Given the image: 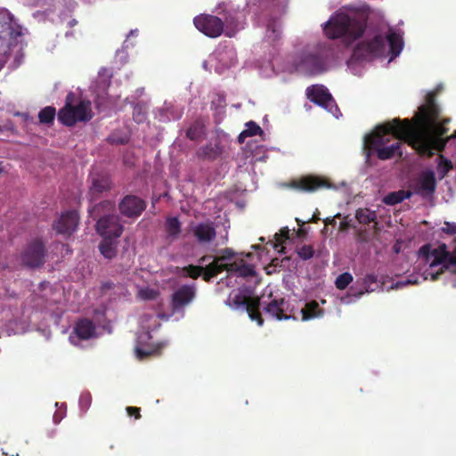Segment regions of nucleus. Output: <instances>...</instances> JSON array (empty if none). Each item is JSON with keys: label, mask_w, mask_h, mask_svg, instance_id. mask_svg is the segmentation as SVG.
Segmentation results:
<instances>
[{"label": "nucleus", "mask_w": 456, "mask_h": 456, "mask_svg": "<svg viewBox=\"0 0 456 456\" xmlns=\"http://www.w3.org/2000/svg\"><path fill=\"white\" fill-rule=\"evenodd\" d=\"M3 171L2 167H1V164H0V173Z\"/></svg>", "instance_id": "obj_62"}, {"label": "nucleus", "mask_w": 456, "mask_h": 456, "mask_svg": "<svg viewBox=\"0 0 456 456\" xmlns=\"http://www.w3.org/2000/svg\"><path fill=\"white\" fill-rule=\"evenodd\" d=\"M297 223L299 224V225L304 224V222L301 224L300 220H297Z\"/></svg>", "instance_id": "obj_60"}, {"label": "nucleus", "mask_w": 456, "mask_h": 456, "mask_svg": "<svg viewBox=\"0 0 456 456\" xmlns=\"http://www.w3.org/2000/svg\"><path fill=\"white\" fill-rule=\"evenodd\" d=\"M46 248L42 239H34L28 242L20 253L21 265L29 269H37L45 263Z\"/></svg>", "instance_id": "obj_8"}, {"label": "nucleus", "mask_w": 456, "mask_h": 456, "mask_svg": "<svg viewBox=\"0 0 456 456\" xmlns=\"http://www.w3.org/2000/svg\"><path fill=\"white\" fill-rule=\"evenodd\" d=\"M362 284L365 291H374L377 288V276L373 273H370L364 276Z\"/></svg>", "instance_id": "obj_43"}, {"label": "nucleus", "mask_w": 456, "mask_h": 456, "mask_svg": "<svg viewBox=\"0 0 456 456\" xmlns=\"http://www.w3.org/2000/svg\"><path fill=\"white\" fill-rule=\"evenodd\" d=\"M303 321H308L316 317H321L323 314V310L319 307L315 301H310L305 304V307L301 310Z\"/></svg>", "instance_id": "obj_28"}, {"label": "nucleus", "mask_w": 456, "mask_h": 456, "mask_svg": "<svg viewBox=\"0 0 456 456\" xmlns=\"http://www.w3.org/2000/svg\"><path fill=\"white\" fill-rule=\"evenodd\" d=\"M297 237H303L305 235V231L303 228H299V230L297 231Z\"/></svg>", "instance_id": "obj_52"}, {"label": "nucleus", "mask_w": 456, "mask_h": 456, "mask_svg": "<svg viewBox=\"0 0 456 456\" xmlns=\"http://www.w3.org/2000/svg\"><path fill=\"white\" fill-rule=\"evenodd\" d=\"M340 215L338 214L337 216H333V217H326L323 222L325 224V226H328V225H333L335 226L337 224V222H336V218L339 217Z\"/></svg>", "instance_id": "obj_49"}, {"label": "nucleus", "mask_w": 456, "mask_h": 456, "mask_svg": "<svg viewBox=\"0 0 456 456\" xmlns=\"http://www.w3.org/2000/svg\"><path fill=\"white\" fill-rule=\"evenodd\" d=\"M235 255H236V253L234 250L226 248L221 250V256L216 257L215 259L219 262H223L224 260H228V259L234 257Z\"/></svg>", "instance_id": "obj_47"}, {"label": "nucleus", "mask_w": 456, "mask_h": 456, "mask_svg": "<svg viewBox=\"0 0 456 456\" xmlns=\"http://www.w3.org/2000/svg\"><path fill=\"white\" fill-rule=\"evenodd\" d=\"M289 234L290 231L289 228L285 227L280 230V232L276 233L274 235V240L277 241V245H274V248H278L279 246L281 247V249L280 251L283 250L282 243L285 242L287 240H289Z\"/></svg>", "instance_id": "obj_42"}, {"label": "nucleus", "mask_w": 456, "mask_h": 456, "mask_svg": "<svg viewBox=\"0 0 456 456\" xmlns=\"http://www.w3.org/2000/svg\"><path fill=\"white\" fill-rule=\"evenodd\" d=\"M412 196V192L405 190H399L393 191L383 198V202L388 206H395L398 203L403 202L405 199H409Z\"/></svg>", "instance_id": "obj_29"}, {"label": "nucleus", "mask_w": 456, "mask_h": 456, "mask_svg": "<svg viewBox=\"0 0 456 456\" xmlns=\"http://www.w3.org/2000/svg\"><path fill=\"white\" fill-rule=\"evenodd\" d=\"M21 34L20 26L13 21L10 13L0 12V71L8 62L11 49L17 45Z\"/></svg>", "instance_id": "obj_7"}, {"label": "nucleus", "mask_w": 456, "mask_h": 456, "mask_svg": "<svg viewBox=\"0 0 456 456\" xmlns=\"http://www.w3.org/2000/svg\"><path fill=\"white\" fill-rule=\"evenodd\" d=\"M99 250L105 259H112L117 256V241L115 239H102Z\"/></svg>", "instance_id": "obj_26"}, {"label": "nucleus", "mask_w": 456, "mask_h": 456, "mask_svg": "<svg viewBox=\"0 0 456 456\" xmlns=\"http://www.w3.org/2000/svg\"><path fill=\"white\" fill-rule=\"evenodd\" d=\"M56 110L53 106L45 107L39 113V120L41 124L52 125L54 121Z\"/></svg>", "instance_id": "obj_34"}, {"label": "nucleus", "mask_w": 456, "mask_h": 456, "mask_svg": "<svg viewBox=\"0 0 456 456\" xmlns=\"http://www.w3.org/2000/svg\"><path fill=\"white\" fill-rule=\"evenodd\" d=\"M203 134V128L202 126L199 123H194L192 126H191L186 133L187 137L191 140L195 141L198 138H200Z\"/></svg>", "instance_id": "obj_41"}, {"label": "nucleus", "mask_w": 456, "mask_h": 456, "mask_svg": "<svg viewBox=\"0 0 456 456\" xmlns=\"http://www.w3.org/2000/svg\"><path fill=\"white\" fill-rule=\"evenodd\" d=\"M437 173L440 178H443L448 175L452 169V163L450 159H446L443 155L437 157Z\"/></svg>", "instance_id": "obj_31"}, {"label": "nucleus", "mask_w": 456, "mask_h": 456, "mask_svg": "<svg viewBox=\"0 0 456 456\" xmlns=\"http://www.w3.org/2000/svg\"><path fill=\"white\" fill-rule=\"evenodd\" d=\"M438 91H432L427 94L425 104L420 105L419 111L416 114L412 124L416 125L417 128L423 131L428 136V143L431 147V135L442 137L448 133L449 128L447 125L451 122L450 118H444L441 123H438L440 115V107L436 102V95ZM431 156L433 152L431 151Z\"/></svg>", "instance_id": "obj_3"}, {"label": "nucleus", "mask_w": 456, "mask_h": 456, "mask_svg": "<svg viewBox=\"0 0 456 456\" xmlns=\"http://www.w3.org/2000/svg\"><path fill=\"white\" fill-rule=\"evenodd\" d=\"M393 139L409 144L420 156L431 157L428 136L407 118L403 120L394 118L390 123L379 126L372 134L365 137L364 144L367 147L372 146L374 140H379L383 146L389 145Z\"/></svg>", "instance_id": "obj_1"}, {"label": "nucleus", "mask_w": 456, "mask_h": 456, "mask_svg": "<svg viewBox=\"0 0 456 456\" xmlns=\"http://www.w3.org/2000/svg\"><path fill=\"white\" fill-rule=\"evenodd\" d=\"M386 41L382 35H375L371 39H365L359 43L353 52L359 61H370L383 55Z\"/></svg>", "instance_id": "obj_9"}, {"label": "nucleus", "mask_w": 456, "mask_h": 456, "mask_svg": "<svg viewBox=\"0 0 456 456\" xmlns=\"http://www.w3.org/2000/svg\"><path fill=\"white\" fill-rule=\"evenodd\" d=\"M270 30H271V27H268V29H267V31L269 32Z\"/></svg>", "instance_id": "obj_61"}, {"label": "nucleus", "mask_w": 456, "mask_h": 456, "mask_svg": "<svg viewBox=\"0 0 456 456\" xmlns=\"http://www.w3.org/2000/svg\"><path fill=\"white\" fill-rule=\"evenodd\" d=\"M296 253L303 260L312 259L314 256V249L312 245H303L297 248Z\"/></svg>", "instance_id": "obj_37"}, {"label": "nucleus", "mask_w": 456, "mask_h": 456, "mask_svg": "<svg viewBox=\"0 0 456 456\" xmlns=\"http://www.w3.org/2000/svg\"><path fill=\"white\" fill-rule=\"evenodd\" d=\"M451 139H453L451 137V135L447 136L446 138L437 137V136H431V147L433 150H437L439 151H442L449 142Z\"/></svg>", "instance_id": "obj_38"}, {"label": "nucleus", "mask_w": 456, "mask_h": 456, "mask_svg": "<svg viewBox=\"0 0 456 456\" xmlns=\"http://www.w3.org/2000/svg\"><path fill=\"white\" fill-rule=\"evenodd\" d=\"M223 271V263L214 258L209 265H207L205 267H203L202 279L203 281H209L217 274H220Z\"/></svg>", "instance_id": "obj_27"}, {"label": "nucleus", "mask_w": 456, "mask_h": 456, "mask_svg": "<svg viewBox=\"0 0 456 456\" xmlns=\"http://www.w3.org/2000/svg\"><path fill=\"white\" fill-rule=\"evenodd\" d=\"M228 305L236 309L245 308L248 317L251 321L257 322L261 326L264 322L260 308V298L257 297H247L241 293H236L233 296L230 295L228 297Z\"/></svg>", "instance_id": "obj_10"}, {"label": "nucleus", "mask_w": 456, "mask_h": 456, "mask_svg": "<svg viewBox=\"0 0 456 456\" xmlns=\"http://www.w3.org/2000/svg\"><path fill=\"white\" fill-rule=\"evenodd\" d=\"M272 32H273V34H276V33H277V34L279 35V31H278V30H276V29H275V28H272Z\"/></svg>", "instance_id": "obj_57"}, {"label": "nucleus", "mask_w": 456, "mask_h": 456, "mask_svg": "<svg viewBox=\"0 0 456 456\" xmlns=\"http://www.w3.org/2000/svg\"><path fill=\"white\" fill-rule=\"evenodd\" d=\"M358 222L362 224H369L376 220V213L369 208H359L356 211Z\"/></svg>", "instance_id": "obj_33"}, {"label": "nucleus", "mask_w": 456, "mask_h": 456, "mask_svg": "<svg viewBox=\"0 0 456 456\" xmlns=\"http://www.w3.org/2000/svg\"><path fill=\"white\" fill-rule=\"evenodd\" d=\"M306 98L313 103L317 104L331 112L333 108L337 109L334 98L323 85H313L305 90Z\"/></svg>", "instance_id": "obj_13"}, {"label": "nucleus", "mask_w": 456, "mask_h": 456, "mask_svg": "<svg viewBox=\"0 0 456 456\" xmlns=\"http://www.w3.org/2000/svg\"><path fill=\"white\" fill-rule=\"evenodd\" d=\"M224 20V35L228 37H233L240 29V18L241 13L237 9H224L219 12Z\"/></svg>", "instance_id": "obj_18"}, {"label": "nucleus", "mask_w": 456, "mask_h": 456, "mask_svg": "<svg viewBox=\"0 0 456 456\" xmlns=\"http://www.w3.org/2000/svg\"><path fill=\"white\" fill-rule=\"evenodd\" d=\"M211 257H212L211 256H202V257L200 259V262L201 264H203V263L207 262L208 260L211 259Z\"/></svg>", "instance_id": "obj_54"}, {"label": "nucleus", "mask_w": 456, "mask_h": 456, "mask_svg": "<svg viewBox=\"0 0 456 456\" xmlns=\"http://www.w3.org/2000/svg\"><path fill=\"white\" fill-rule=\"evenodd\" d=\"M369 17L368 5H346L327 20L324 26L325 34L330 39L345 37L355 41L362 37Z\"/></svg>", "instance_id": "obj_2"}, {"label": "nucleus", "mask_w": 456, "mask_h": 456, "mask_svg": "<svg viewBox=\"0 0 456 456\" xmlns=\"http://www.w3.org/2000/svg\"><path fill=\"white\" fill-rule=\"evenodd\" d=\"M386 40L388 42L391 53V60H393L403 51V41L402 36L395 31H391L387 35Z\"/></svg>", "instance_id": "obj_25"}, {"label": "nucleus", "mask_w": 456, "mask_h": 456, "mask_svg": "<svg viewBox=\"0 0 456 456\" xmlns=\"http://www.w3.org/2000/svg\"><path fill=\"white\" fill-rule=\"evenodd\" d=\"M112 287V283L111 282H107V283H104L102 288L103 289H111Z\"/></svg>", "instance_id": "obj_55"}, {"label": "nucleus", "mask_w": 456, "mask_h": 456, "mask_svg": "<svg viewBox=\"0 0 456 456\" xmlns=\"http://www.w3.org/2000/svg\"><path fill=\"white\" fill-rule=\"evenodd\" d=\"M353 281L351 273L348 272L342 273L339 274L335 281L336 287L339 290H344L347 288L350 282Z\"/></svg>", "instance_id": "obj_36"}, {"label": "nucleus", "mask_w": 456, "mask_h": 456, "mask_svg": "<svg viewBox=\"0 0 456 456\" xmlns=\"http://www.w3.org/2000/svg\"><path fill=\"white\" fill-rule=\"evenodd\" d=\"M196 28L207 37L216 38L224 33V20L220 17L201 14L193 19Z\"/></svg>", "instance_id": "obj_12"}, {"label": "nucleus", "mask_w": 456, "mask_h": 456, "mask_svg": "<svg viewBox=\"0 0 456 456\" xmlns=\"http://www.w3.org/2000/svg\"><path fill=\"white\" fill-rule=\"evenodd\" d=\"M137 354H138L139 357L142 358L144 356L149 355L150 353L149 352H145V351L141 350V349H137Z\"/></svg>", "instance_id": "obj_51"}, {"label": "nucleus", "mask_w": 456, "mask_h": 456, "mask_svg": "<svg viewBox=\"0 0 456 456\" xmlns=\"http://www.w3.org/2000/svg\"><path fill=\"white\" fill-rule=\"evenodd\" d=\"M244 260L240 259V261H234L232 263L223 264L224 271L225 270L227 273L232 274H236L240 265L244 264Z\"/></svg>", "instance_id": "obj_45"}, {"label": "nucleus", "mask_w": 456, "mask_h": 456, "mask_svg": "<svg viewBox=\"0 0 456 456\" xmlns=\"http://www.w3.org/2000/svg\"><path fill=\"white\" fill-rule=\"evenodd\" d=\"M146 208V202L142 198L127 195L119 203V210L122 216L127 218H137Z\"/></svg>", "instance_id": "obj_15"}, {"label": "nucleus", "mask_w": 456, "mask_h": 456, "mask_svg": "<svg viewBox=\"0 0 456 456\" xmlns=\"http://www.w3.org/2000/svg\"><path fill=\"white\" fill-rule=\"evenodd\" d=\"M203 267L199 265H189L183 268V275L196 280L202 275Z\"/></svg>", "instance_id": "obj_35"}, {"label": "nucleus", "mask_w": 456, "mask_h": 456, "mask_svg": "<svg viewBox=\"0 0 456 456\" xmlns=\"http://www.w3.org/2000/svg\"><path fill=\"white\" fill-rule=\"evenodd\" d=\"M287 304L288 302L283 298L273 299L264 306V311L279 321L289 320V315L285 313V305Z\"/></svg>", "instance_id": "obj_21"}, {"label": "nucleus", "mask_w": 456, "mask_h": 456, "mask_svg": "<svg viewBox=\"0 0 456 456\" xmlns=\"http://www.w3.org/2000/svg\"><path fill=\"white\" fill-rule=\"evenodd\" d=\"M322 233H326V232H327V226H325V227L322 229Z\"/></svg>", "instance_id": "obj_59"}, {"label": "nucleus", "mask_w": 456, "mask_h": 456, "mask_svg": "<svg viewBox=\"0 0 456 456\" xmlns=\"http://www.w3.org/2000/svg\"><path fill=\"white\" fill-rule=\"evenodd\" d=\"M419 189L433 193L436 188V174L432 170H426L420 173L419 176Z\"/></svg>", "instance_id": "obj_24"}, {"label": "nucleus", "mask_w": 456, "mask_h": 456, "mask_svg": "<svg viewBox=\"0 0 456 456\" xmlns=\"http://www.w3.org/2000/svg\"><path fill=\"white\" fill-rule=\"evenodd\" d=\"M402 145V142L395 141L390 145H382L379 140H374L372 146H369V150L376 153V156L381 160H387L394 158L397 151Z\"/></svg>", "instance_id": "obj_20"}, {"label": "nucleus", "mask_w": 456, "mask_h": 456, "mask_svg": "<svg viewBox=\"0 0 456 456\" xmlns=\"http://www.w3.org/2000/svg\"><path fill=\"white\" fill-rule=\"evenodd\" d=\"M236 275L242 278L254 277L256 275V272L253 265L244 262V264L240 265Z\"/></svg>", "instance_id": "obj_39"}, {"label": "nucleus", "mask_w": 456, "mask_h": 456, "mask_svg": "<svg viewBox=\"0 0 456 456\" xmlns=\"http://www.w3.org/2000/svg\"><path fill=\"white\" fill-rule=\"evenodd\" d=\"M246 137H248V135H241V133L239 134V135H238V142L240 143H243Z\"/></svg>", "instance_id": "obj_53"}, {"label": "nucleus", "mask_w": 456, "mask_h": 456, "mask_svg": "<svg viewBox=\"0 0 456 456\" xmlns=\"http://www.w3.org/2000/svg\"><path fill=\"white\" fill-rule=\"evenodd\" d=\"M167 232L168 237L175 239L181 232V223L178 217H169L167 220Z\"/></svg>", "instance_id": "obj_32"}, {"label": "nucleus", "mask_w": 456, "mask_h": 456, "mask_svg": "<svg viewBox=\"0 0 456 456\" xmlns=\"http://www.w3.org/2000/svg\"><path fill=\"white\" fill-rule=\"evenodd\" d=\"M419 257L422 258L427 266L424 270L426 280L437 281L446 270L456 273V246L450 251L444 243H441L436 248L426 244L419 249Z\"/></svg>", "instance_id": "obj_4"}, {"label": "nucleus", "mask_w": 456, "mask_h": 456, "mask_svg": "<svg viewBox=\"0 0 456 456\" xmlns=\"http://www.w3.org/2000/svg\"><path fill=\"white\" fill-rule=\"evenodd\" d=\"M320 218L314 216L313 218L309 219L308 222H312V223H317V221L319 220Z\"/></svg>", "instance_id": "obj_56"}, {"label": "nucleus", "mask_w": 456, "mask_h": 456, "mask_svg": "<svg viewBox=\"0 0 456 456\" xmlns=\"http://www.w3.org/2000/svg\"><path fill=\"white\" fill-rule=\"evenodd\" d=\"M133 118L137 124L144 122V120L146 119V113L142 105L136 104L134 107Z\"/></svg>", "instance_id": "obj_44"}, {"label": "nucleus", "mask_w": 456, "mask_h": 456, "mask_svg": "<svg viewBox=\"0 0 456 456\" xmlns=\"http://www.w3.org/2000/svg\"><path fill=\"white\" fill-rule=\"evenodd\" d=\"M349 228V224L346 221H342L339 224V230L340 231H346Z\"/></svg>", "instance_id": "obj_50"}, {"label": "nucleus", "mask_w": 456, "mask_h": 456, "mask_svg": "<svg viewBox=\"0 0 456 456\" xmlns=\"http://www.w3.org/2000/svg\"><path fill=\"white\" fill-rule=\"evenodd\" d=\"M74 333L80 340H88L95 333V326L92 320L87 318L80 319L76 322Z\"/></svg>", "instance_id": "obj_23"}, {"label": "nucleus", "mask_w": 456, "mask_h": 456, "mask_svg": "<svg viewBox=\"0 0 456 456\" xmlns=\"http://www.w3.org/2000/svg\"><path fill=\"white\" fill-rule=\"evenodd\" d=\"M197 288L194 283L183 284L172 292L170 296V307L174 314L183 313L196 297Z\"/></svg>", "instance_id": "obj_11"}, {"label": "nucleus", "mask_w": 456, "mask_h": 456, "mask_svg": "<svg viewBox=\"0 0 456 456\" xmlns=\"http://www.w3.org/2000/svg\"><path fill=\"white\" fill-rule=\"evenodd\" d=\"M190 231L195 240L200 245L211 244L216 237L215 224L211 221L191 225Z\"/></svg>", "instance_id": "obj_16"}, {"label": "nucleus", "mask_w": 456, "mask_h": 456, "mask_svg": "<svg viewBox=\"0 0 456 456\" xmlns=\"http://www.w3.org/2000/svg\"><path fill=\"white\" fill-rule=\"evenodd\" d=\"M126 411L127 416H134L135 419H139L142 418V415L140 414V408L135 406H126Z\"/></svg>", "instance_id": "obj_48"}, {"label": "nucleus", "mask_w": 456, "mask_h": 456, "mask_svg": "<svg viewBox=\"0 0 456 456\" xmlns=\"http://www.w3.org/2000/svg\"><path fill=\"white\" fill-rule=\"evenodd\" d=\"M221 153V148L216 144L211 143L202 146L198 151V155L200 159L208 160L216 159Z\"/></svg>", "instance_id": "obj_30"}, {"label": "nucleus", "mask_w": 456, "mask_h": 456, "mask_svg": "<svg viewBox=\"0 0 456 456\" xmlns=\"http://www.w3.org/2000/svg\"><path fill=\"white\" fill-rule=\"evenodd\" d=\"M263 133L259 125L254 121L246 124V129L242 132V136H256Z\"/></svg>", "instance_id": "obj_40"}, {"label": "nucleus", "mask_w": 456, "mask_h": 456, "mask_svg": "<svg viewBox=\"0 0 456 456\" xmlns=\"http://www.w3.org/2000/svg\"><path fill=\"white\" fill-rule=\"evenodd\" d=\"M111 189V182L109 177L102 176L93 179L92 185L89 188L88 196L90 201L98 199L102 193Z\"/></svg>", "instance_id": "obj_22"}, {"label": "nucleus", "mask_w": 456, "mask_h": 456, "mask_svg": "<svg viewBox=\"0 0 456 456\" xmlns=\"http://www.w3.org/2000/svg\"><path fill=\"white\" fill-rule=\"evenodd\" d=\"M93 117L91 102L86 99L77 101V95L73 92L67 94L65 104L57 114L58 121L67 126H74L78 123H87Z\"/></svg>", "instance_id": "obj_6"}, {"label": "nucleus", "mask_w": 456, "mask_h": 456, "mask_svg": "<svg viewBox=\"0 0 456 456\" xmlns=\"http://www.w3.org/2000/svg\"><path fill=\"white\" fill-rule=\"evenodd\" d=\"M296 69L305 75L322 74L325 69V63L317 54L304 53L300 61L296 63Z\"/></svg>", "instance_id": "obj_14"}, {"label": "nucleus", "mask_w": 456, "mask_h": 456, "mask_svg": "<svg viewBox=\"0 0 456 456\" xmlns=\"http://www.w3.org/2000/svg\"><path fill=\"white\" fill-rule=\"evenodd\" d=\"M78 221L77 212L76 210H68L57 219L53 224V229L59 234L70 235L77 228Z\"/></svg>", "instance_id": "obj_17"}, {"label": "nucleus", "mask_w": 456, "mask_h": 456, "mask_svg": "<svg viewBox=\"0 0 456 456\" xmlns=\"http://www.w3.org/2000/svg\"><path fill=\"white\" fill-rule=\"evenodd\" d=\"M293 188L305 192H313L321 188H329L330 184L327 180L318 176H305L300 180L294 181Z\"/></svg>", "instance_id": "obj_19"}, {"label": "nucleus", "mask_w": 456, "mask_h": 456, "mask_svg": "<svg viewBox=\"0 0 456 456\" xmlns=\"http://www.w3.org/2000/svg\"><path fill=\"white\" fill-rule=\"evenodd\" d=\"M451 137H452V138H456V131H454V132L451 134Z\"/></svg>", "instance_id": "obj_58"}, {"label": "nucleus", "mask_w": 456, "mask_h": 456, "mask_svg": "<svg viewBox=\"0 0 456 456\" xmlns=\"http://www.w3.org/2000/svg\"><path fill=\"white\" fill-rule=\"evenodd\" d=\"M442 232L448 235H456V223L445 222L441 228Z\"/></svg>", "instance_id": "obj_46"}, {"label": "nucleus", "mask_w": 456, "mask_h": 456, "mask_svg": "<svg viewBox=\"0 0 456 456\" xmlns=\"http://www.w3.org/2000/svg\"><path fill=\"white\" fill-rule=\"evenodd\" d=\"M91 218L97 220L96 232L102 239H118L124 227L120 218L115 214V204L112 200H102L89 209Z\"/></svg>", "instance_id": "obj_5"}]
</instances>
